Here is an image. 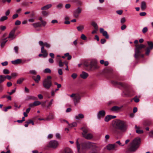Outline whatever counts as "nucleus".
Returning a JSON list of instances; mask_svg holds the SVG:
<instances>
[{"label":"nucleus","instance_id":"nucleus-34","mask_svg":"<svg viewBox=\"0 0 153 153\" xmlns=\"http://www.w3.org/2000/svg\"><path fill=\"white\" fill-rule=\"evenodd\" d=\"M42 15L45 16H47L49 15V12L46 11H43L42 12Z\"/></svg>","mask_w":153,"mask_h":153},{"label":"nucleus","instance_id":"nucleus-41","mask_svg":"<svg viewBox=\"0 0 153 153\" xmlns=\"http://www.w3.org/2000/svg\"><path fill=\"white\" fill-rule=\"evenodd\" d=\"M100 32L101 33H102L103 36H105V31H104L103 28H101L100 29Z\"/></svg>","mask_w":153,"mask_h":153},{"label":"nucleus","instance_id":"nucleus-37","mask_svg":"<svg viewBox=\"0 0 153 153\" xmlns=\"http://www.w3.org/2000/svg\"><path fill=\"white\" fill-rule=\"evenodd\" d=\"M29 99L32 100H37V98L33 96H30L28 98Z\"/></svg>","mask_w":153,"mask_h":153},{"label":"nucleus","instance_id":"nucleus-14","mask_svg":"<svg viewBox=\"0 0 153 153\" xmlns=\"http://www.w3.org/2000/svg\"><path fill=\"white\" fill-rule=\"evenodd\" d=\"M121 108V107L114 106L111 108L110 110L111 111L114 112H118L120 111Z\"/></svg>","mask_w":153,"mask_h":153},{"label":"nucleus","instance_id":"nucleus-15","mask_svg":"<svg viewBox=\"0 0 153 153\" xmlns=\"http://www.w3.org/2000/svg\"><path fill=\"white\" fill-rule=\"evenodd\" d=\"M117 145L116 144H109L107 146V149L109 150L114 149L115 148H117Z\"/></svg>","mask_w":153,"mask_h":153},{"label":"nucleus","instance_id":"nucleus-60","mask_svg":"<svg viewBox=\"0 0 153 153\" xmlns=\"http://www.w3.org/2000/svg\"><path fill=\"white\" fill-rule=\"evenodd\" d=\"M8 62L7 61H5L4 62H2L1 64L3 66H5L7 65Z\"/></svg>","mask_w":153,"mask_h":153},{"label":"nucleus","instance_id":"nucleus-61","mask_svg":"<svg viewBox=\"0 0 153 153\" xmlns=\"http://www.w3.org/2000/svg\"><path fill=\"white\" fill-rule=\"evenodd\" d=\"M41 22L42 23L41 25H42L43 26H45L47 24L46 22L43 20Z\"/></svg>","mask_w":153,"mask_h":153},{"label":"nucleus","instance_id":"nucleus-6","mask_svg":"<svg viewBox=\"0 0 153 153\" xmlns=\"http://www.w3.org/2000/svg\"><path fill=\"white\" fill-rule=\"evenodd\" d=\"M70 96L72 98L75 105H76L79 102L81 99L80 95L78 94H72L70 95Z\"/></svg>","mask_w":153,"mask_h":153},{"label":"nucleus","instance_id":"nucleus-7","mask_svg":"<svg viewBox=\"0 0 153 153\" xmlns=\"http://www.w3.org/2000/svg\"><path fill=\"white\" fill-rule=\"evenodd\" d=\"M100 68V66L98 64V61L96 59H93L90 62V68L93 70H97Z\"/></svg>","mask_w":153,"mask_h":153},{"label":"nucleus","instance_id":"nucleus-13","mask_svg":"<svg viewBox=\"0 0 153 153\" xmlns=\"http://www.w3.org/2000/svg\"><path fill=\"white\" fill-rule=\"evenodd\" d=\"M82 11L81 9L79 7H78L74 13V17L77 18L79 16V14L81 13Z\"/></svg>","mask_w":153,"mask_h":153},{"label":"nucleus","instance_id":"nucleus-54","mask_svg":"<svg viewBox=\"0 0 153 153\" xmlns=\"http://www.w3.org/2000/svg\"><path fill=\"white\" fill-rule=\"evenodd\" d=\"M84 65H85V66L86 67H89L90 68V62H85L84 63Z\"/></svg>","mask_w":153,"mask_h":153},{"label":"nucleus","instance_id":"nucleus-31","mask_svg":"<svg viewBox=\"0 0 153 153\" xmlns=\"http://www.w3.org/2000/svg\"><path fill=\"white\" fill-rule=\"evenodd\" d=\"M84 26L83 25H79L76 28L79 31H82L84 29Z\"/></svg>","mask_w":153,"mask_h":153},{"label":"nucleus","instance_id":"nucleus-3","mask_svg":"<svg viewBox=\"0 0 153 153\" xmlns=\"http://www.w3.org/2000/svg\"><path fill=\"white\" fill-rule=\"evenodd\" d=\"M141 139L137 137L135 138L131 143V146L129 151L131 152H134L136 151L139 147Z\"/></svg>","mask_w":153,"mask_h":153},{"label":"nucleus","instance_id":"nucleus-26","mask_svg":"<svg viewBox=\"0 0 153 153\" xmlns=\"http://www.w3.org/2000/svg\"><path fill=\"white\" fill-rule=\"evenodd\" d=\"M84 117V115L82 114H79L78 115L75 116V119L76 120H79V118L82 119Z\"/></svg>","mask_w":153,"mask_h":153},{"label":"nucleus","instance_id":"nucleus-29","mask_svg":"<svg viewBox=\"0 0 153 153\" xmlns=\"http://www.w3.org/2000/svg\"><path fill=\"white\" fill-rule=\"evenodd\" d=\"M54 118V116L53 114H50L49 116L46 118L47 120H50L53 119Z\"/></svg>","mask_w":153,"mask_h":153},{"label":"nucleus","instance_id":"nucleus-52","mask_svg":"<svg viewBox=\"0 0 153 153\" xmlns=\"http://www.w3.org/2000/svg\"><path fill=\"white\" fill-rule=\"evenodd\" d=\"M149 134L150 137L153 138V130L150 131L149 132Z\"/></svg>","mask_w":153,"mask_h":153},{"label":"nucleus","instance_id":"nucleus-58","mask_svg":"<svg viewBox=\"0 0 153 153\" xmlns=\"http://www.w3.org/2000/svg\"><path fill=\"white\" fill-rule=\"evenodd\" d=\"M21 22L20 21L17 20L15 22V25H19L21 24Z\"/></svg>","mask_w":153,"mask_h":153},{"label":"nucleus","instance_id":"nucleus-33","mask_svg":"<svg viewBox=\"0 0 153 153\" xmlns=\"http://www.w3.org/2000/svg\"><path fill=\"white\" fill-rule=\"evenodd\" d=\"M7 19L8 17L6 16H2L0 18V22H3Z\"/></svg>","mask_w":153,"mask_h":153},{"label":"nucleus","instance_id":"nucleus-10","mask_svg":"<svg viewBox=\"0 0 153 153\" xmlns=\"http://www.w3.org/2000/svg\"><path fill=\"white\" fill-rule=\"evenodd\" d=\"M58 145V142L56 140H52L50 142L49 144V146L53 148H56Z\"/></svg>","mask_w":153,"mask_h":153},{"label":"nucleus","instance_id":"nucleus-4","mask_svg":"<svg viewBox=\"0 0 153 153\" xmlns=\"http://www.w3.org/2000/svg\"><path fill=\"white\" fill-rule=\"evenodd\" d=\"M52 77L50 76H48L43 81L42 85L43 87L47 89H49L52 85L51 81Z\"/></svg>","mask_w":153,"mask_h":153},{"label":"nucleus","instance_id":"nucleus-64","mask_svg":"<svg viewBox=\"0 0 153 153\" xmlns=\"http://www.w3.org/2000/svg\"><path fill=\"white\" fill-rule=\"evenodd\" d=\"M58 73L60 75L62 74L63 72L61 69H59L58 70Z\"/></svg>","mask_w":153,"mask_h":153},{"label":"nucleus","instance_id":"nucleus-44","mask_svg":"<svg viewBox=\"0 0 153 153\" xmlns=\"http://www.w3.org/2000/svg\"><path fill=\"white\" fill-rule=\"evenodd\" d=\"M44 45L47 48H49L51 47V45L47 42L44 43Z\"/></svg>","mask_w":153,"mask_h":153},{"label":"nucleus","instance_id":"nucleus-39","mask_svg":"<svg viewBox=\"0 0 153 153\" xmlns=\"http://www.w3.org/2000/svg\"><path fill=\"white\" fill-rule=\"evenodd\" d=\"M3 73L4 74H8L10 73V72L8 70V69H4L3 70Z\"/></svg>","mask_w":153,"mask_h":153},{"label":"nucleus","instance_id":"nucleus-19","mask_svg":"<svg viewBox=\"0 0 153 153\" xmlns=\"http://www.w3.org/2000/svg\"><path fill=\"white\" fill-rule=\"evenodd\" d=\"M41 52L44 54V56L45 57H47L48 56V53L47 51L44 49V46H42L41 48Z\"/></svg>","mask_w":153,"mask_h":153},{"label":"nucleus","instance_id":"nucleus-40","mask_svg":"<svg viewBox=\"0 0 153 153\" xmlns=\"http://www.w3.org/2000/svg\"><path fill=\"white\" fill-rule=\"evenodd\" d=\"M65 62H62L61 60H59V66L60 67H62L63 65V64H65Z\"/></svg>","mask_w":153,"mask_h":153},{"label":"nucleus","instance_id":"nucleus-50","mask_svg":"<svg viewBox=\"0 0 153 153\" xmlns=\"http://www.w3.org/2000/svg\"><path fill=\"white\" fill-rule=\"evenodd\" d=\"M29 73L35 75L36 74V72L34 70H31L29 71Z\"/></svg>","mask_w":153,"mask_h":153},{"label":"nucleus","instance_id":"nucleus-22","mask_svg":"<svg viewBox=\"0 0 153 153\" xmlns=\"http://www.w3.org/2000/svg\"><path fill=\"white\" fill-rule=\"evenodd\" d=\"M22 62V60L21 59H18L12 61H11V63L14 65H16Z\"/></svg>","mask_w":153,"mask_h":153},{"label":"nucleus","instance_id":"nucleus-59","mask_svg":"<svg viewBox=\"0 0 153 153\" xmlns=\"http://www.w3.org/2000/svg\"><path fill=\"white\" fill-rule=\"evenodd\" d=\"M126 21L125 18L124 17L122 18L120 20V22L121 23H123Z\"/></svg>","mask_w":153,"mask_h":153},{"label":"nucleus","instance_id":"nucleus-1","mask_svg":"<svg viewBox=\"0 0 153 153\" xmlns=\"http://www.w3.org/2000/svg\"><path fill=\"white\" fill-rule=\"evenodd\" d=\"M78 139L76 142V145L78 153H83L85 151L90 148L95 149L96 147L95 143H92L89 141L81 143H79Z\"/></svg>","mask_w":153,"mask_h":153},{"label":"nucleus","instance_id":"nucleus-63","mask_svg":"<svg viewBox=\"0 0 153 153\" xmlns=\"http://www.w3.org/2000/svg\"><path fill=\"white\" fill-rule=\"evenodd\" d=\"M18 16V15L16 13L13 16L12 18L13 19H15Z\"/></svg>","mask_w":153,"mask_h":153},{"label":"nucleus","instance_id":"nucleus-24","mask_svg":"<svg viewBox=\"0 0 153 153\" xmlns=\"http://www.w3.org/2000/svg\"><path fill=\"white\" fill-rule=\"evenodd\" d=\"M141 8L143 10H144L146 8V4L145 1H143L141 2Z\"/></svg>","mask_w":153,"mask_h":153},{"label":"nucleus","instance_id":"nucleus-25","mask_svg":"<svg viewBox=\"0 0 153 153\" xmlns=\"http://www.w3.org/2000/svg\"><path fill=\"white\" fill-rule=\"evenodd\" d=\"M68 125V127L71 128L73 127H75L77 126V123L76 122H74L71 124H69L68 121H65Z\"/></svg>","mask_w":153,"mask_h":153},{"label":"nucleus","instance_id":"nucleus-20","mask_svg":"<svg viewBox=\"0 0 153 153\" xmlns=\"http://www.w3.org/2000/svg\"><path fill=\"white\" fill-rule=\"evenodd\" d=\"M141 52L135 51V54L134 56L136 59H139V57L141 55Z\"/></svg>","mask_w":153,"mask_h":153},{"label":"nucleus","instance_id":"nucleus-28","mask_svg":"<svg viewBox=\"0 0 153 153\" xmlns=\"http://www.w3.org/2000/svg\"><path fill=\"white\" fill-rule=\"evenodd\" d=\"M91 25H92V26L94 27V29L96 30H98V27L96 23L94 22H92Z\"/></svg>","mask_w":153,"mask_h":153},{"label":"nucleus","instance_id":"nucleus-46","mask_svg":"<svg viewBox=\"0 0 153 153\" xmlns=\"http://www.w3.org/2000/svg\"><path fill=\"white\" fill-rule=\"evenodd\" d=\"M118 144L120 146H123L124 145V144H122L120 142V141H118L116 142V143H115Z\"/></svg>","mask_w":153,"mask_h":153},{"label":"nucleus","instance_id":"nucleus-17","mask_svg":"<svg viewBox=\"0 0 153 153\" xmlns=\"http://www.w3.org/2000/svg\"><path fill=\"white\" fill-rule=\"evenodd\" d=\"M69 1L71 2H76L79 5H81L83 4L81 0H70Z\"/></svg>","mask_w":153,"mask_h":153},{"label":"nucleus","instance_id":"nucleus-49","mask_svg":"<svg viewBox=\"0 0 153 153\" xmlns=\"http://www.w3.org/2000/svg\"><path fill=\"white\" fill-rule=\"evenodd\" d=\"M77 75L76 73H73L71 75V76L74 79H75L77 77Z\"/></svg>","mask_w":153,"mask_h":153},{"label":"nucleus","instance_id":"nucleus-36","mask_svg":"<svg viewBox=\"0 0 153 153\" xmlns=\"http://www.w3.org/2000/svg\"><path fill=\"white\" fill-rule=\"evenodd\" d=\"M24 80V79L23 78H21L19 79L17 81V83L18 84H20Z\"/></svg>","mask_w":153,"mask_h":153},{"label":"nucleus","instance_id":"nucleus-47","mask_svg":"<svg viewBox=\"0 0 153 153\" xmlns=\"http://www.w3.org/2000/svg\"><path fill=\"white\" fill-rule=\"evenodd\" d=\"M81 38L82 40H86L87 39V37L84 34H82L81 36Z\"/></svg>","mask_w":153,"mask_h":153},{"label":"nucleus","instance_id":"nucleus-55","mask_svg":"<svg viewBox=\"0 0 153 153\" xmlns=\"http://www.w3.org/2000/svg\"><path fill=\"white\" fill-rule=\"evenodd\" d=\"M136 132L138 134H142L143 131L142 130L137 129L136 130Z\"/></svg>","mask_w":153,"mask_h":153},{"label":"nucleus","instance_id":"nucleus-43","mask_svg":"<svg viewBox=\"0 0 153 153\" xmlns=\"http://www.w3.org/2000/svg\"><path fill=\"white\" fill-rule=\"evenodd\" d=\"M26 123H27V124L31 123L33 125H34L33 122L32 120H30L26 121Z\"/></svg>","mask_w":153,"mask_h":153},{"label":"nucleus","instance_id":"nucleus-12","mask_svg":"<svg viewBox=\"0 0 153 153\" xmlns=\"http://www.w3.org/2000/svg\"><path fill=\"white\" fill-rule=\"evenodd\" d=\"M135 46V51L141 52L142 49L143 48H145V45L143 44H140V45H136Z\"/></svg>","mask_w":153,"mask_h":153},{"label":"nucleus","instance_id":"nucleus-18","mask_svg":"<svg viewBox=\"0 0 153 153\" xmlns=\"http://www.w3.org/2000/svg\"><path fill=\"white\" fill-rule=\"evenodd\" d=\"M116 117L115 116L110 115H107L106 116V121L108 122L111 119H114L116 118Z\"/></svg>","mask_w":153,"mask_h":153},{"label":"nucleus","instance_id":"nucleus-2","mask_svg":"<svg viewBox=\"0 0 153 153\" xmlns=\"http://www.w3.org/2000/svg\"><path fill=\"white\" fill-rule=\"evenodd\" d=\"M113 125L116 128L120 130L122 132L125 131L127 129L126 123L124 121L117 120L114 121Z\"/></svg>","mask_w":153,"mask_h":153},{"label":"nucleus","instance_id":"nucleus-62","mask_svg":"<svg viewBox=\"0 0 153 153\" xmlns=\"http://www.w3.org/2000/svg\"><path fill=\"white\" fill-rule=\"evenodd\" d=\"M126 27V25H123L121 26V28L122 30H123L125 29Z\"/></svg>","mask_w":153,"mask_h":153},{"label":"nucleus","instance_id":"nucleus-48","mask_svg":"<svg viewBox=\"0 0 153 153\" xmlns=\"http://www.w3.org/2000/svg\"><path fill=\"white\" fill-rule=\"evenodd\" d=\"M15 52L17 54L18 53L19 47L18 46H15L14 48Z\"/></svg>","mask_w":153,"mask_h":153},{"label":"nucleus","instance_id":"nucleus-32","mask_svg":"<svg viewBox=\"0 0 153 153\" xmlns=\"http://www.w3.org/2000/svg\"><path fill=\"white\" fill-rule=\"evenodd\" d=\"M40 76L39 75H37L36 76V78H34L33 79L36 82V83H38L39 81L40 80Z\"/></svg>","mask_w":153,"mask_h":153},{"label":"nucleus","instance_id":"nucleus-45","mask_svg":"<svg viewBox=\"0 0 153 153\" xmlns=\"http://www.w3.org/2000/svg\"><path fill=\"white\" fill-rule=\"evenodd\" d=\"M16 88H15L14 89H13L12 90L11 92H7V93L9 94L10 95H11L13 93H14L16 92Z\"/></svg>","mask_w":153,"mask_h":153},{"label":"nucleus","instance_id":"nucleus-23","mask_svg":"<svg viewBox=\"0 0 153 153\" xmlns=\"http://www.w3.org/2000/svg\"><path fill=\"white\" fill-rule=\"evenodd\" d=\"M52 4H51L46 5L41 8V9L42 10H45L48 9L52 7Z\"/></svg>","mask_w":153,"mask_h":153},{"label":"nucleus","instance_id":"nucleus-21","mask_svg":"<svg viewBox=\"0 0 153 153\" xmlns=\"http://www.w3.org/2000/svg\"><path fill=\"white\" fill-rule=\"evenodd\" d=\"M62 153H73L71 150L69 148L66 147L64 149Z\"/></svg>","mask_w":153,"mask_h":153},{"label":"nucleus","instance_id":"nucleus-27","mask_svg":"<svg viewBox=\"0 0 153 153\" xmlns=\"http://www.w3.org/2000/svg\"><path fill=\"white\" fill-rule=\"evenodd\" d=\"M116 84H119L124 88H127L128 87V86L127 85L123 83L120 82H116Z\"/></svg>","mask_w":153,"mask_h":153},{"label":"nucleus","instance_id":"nucleus-51","mask_svg":"<svg viewBox=\"0 0 153 153\" xmlns=\"http://www.w3.org/2000/svg\"><path fill=\"white\" fill-rule=\"evenodd\" d=\"M51 70L48 68H46L45 69L44 72L45 73H51Z\"/></svg>","mask_w":153,"mask_h":153},{"label":"nucleus","instance_id":"nucleus-9","mask_svg":"<svg viewBox=\"0 0 153 153\" xmlns=\"http://www.w3.org/2000/svg\"><path fill=\"white\" fill-rule=\"evenodd\" d=\"M147 43L149 45L146 49V54L148 55L150 52V51L153 48V43L151 41L147 42Z\"/></svg>","mask_w":153,"mask_h":153},{"label":"nucleus","instance_id":"nucleus-56","mask_svg":"<svg viewBox=\"0 0 153 153\" xmlns=\"http://www.w3.org/2000/svg\"><path fill=\"white\" fill-rule=\"evenodd\" d=\"M123 12V11L122 10H118L116 11V13L120 15H121L122 14Z\"/></svg>","mask_w":153,"mask_h":153},{"label":"nucleus","instance_id":"nucleus-42","mask_svg":"<svg viewBox=\"0 0 153 153\" xmlns=\"http://www.w3.org/2000/svg\"><path fill=\"white\" fill-rule=\"evenodd\" d=\"M33 103L35 106H38L41 104V102L39 101H35Z\"/></svg>","mask_w":153,"mask_h":153},{"label":"nucleus","instance_id":"nucleus-38","mask_svg":"<svg viewBox=\"0 0 153 153\" xmlns=\"http://www.w3.org/2000/svg\"><path fill=\"white\" fill-rule=\"evenodd\" d=\"M148 30V29L147 27H144L142 30V32L143 33H145Z\"/></svg>","mask_w":153,"mask_h":153},{"label":"nucleus","instance_id":"nucleus-5","mask_svg":"<svg viewBox=\"0 0 153 153\" xmlns=\"http://www.w3.org/2000/svg\"><path fill=\"white\" fill-rule=\"evenodd\" d=\"M81 129L83 131L82 134L84 137L87 140H90L93 138V135L91 134H87L89 130L88 127H84L81 128Z\"/></svg>","mask_w":153,"mask_h":153},{"label":"nucleus","instance_id":"nucleus-8","mask_svg":"<svg viewBox=\"0 0 153 153\" xmlns=\"http://www.w3.org/2000/svg\"><path fill=\"white\" fill-rule=\"evenodd\" d=\"M17 29L16 28H14L9 33L8 38L11 40H13L16 37V35H15L16 31Z\"/></svg>","mask_w":153,"mask_h":153},{"label":"nucleus","instance_id":"nucleus-57","mask_svg":"<svg viewBox=\"0 0 153 153\" xmlns=\"http://www.w3.org/2000/svg\"><path fill=\"white\" fill-rule=\"evenodd\" d=\"M7 40H6L5 41H3L2 42L1 44V47L2 48L4 47L5 44L7 42Z\"/></svg>","mask_w":153,"mask_h":153},{"label":"nucleus","instance_id":"nucleus-11","mask_svg":"<svg viewBox=\"0 0 153 153\" xmlns=\"http://www.w3.org/2000/svg\"><path fill=\"white\" fill-rule=\"evenodd\" d=\"M105 115V112L103 110L99 111L97 114V117L98 119L104 117Z\"/></svg>","mask_w":153,"mask_h":153},{"label":"nucleus","instance_id":"nucleus-30","mask_svg":"<svg viewBox=\"0 0 153 153\" xmlns=\"http://www.w3.org/2000/svg\"><path fill=\"white\" fill-rule=\"evenodd\" d=\"M33 25L36 28L40 27L41 26V24L39 22H37L33 24Z\"/></svg>","mask_w":153,"mask_h":153},{"label":"nucleus","instance_id":"nucleus-16","mask_svg":"<svg viewBox=\"0 0 153 153\" xmlns=\"http://www.w3.org/2000/svg\"><path fill=\"white\" fill-rule=\"evenodd\" d=\"M88 76V74L85 71L82 72L80 75V77L84 79H86Z\"/></svg>","mask_w":153,"mask_h":153},{"label":"nucleus","instance_id":"nucleus-53","mask_svg":"<svg viewBox=\"0 0 153 153\" xmlns=\"http://www.w3.org/2000/svg\"><path fill=\"white\" fill-rule=\"evenodd\" d=\"M6 29V27L4 26L1 25L0 26V30L2 31Z\"/></svg>","mask_w":153,"mask_h":153},{"label":"nucleus","instance_id":"nucleus-35","mask_svg":"<svg viewBox=\"0 0 153 153\" xmlns=\"http://www.w3.org/2000/svg\"><path fill=\"white\" fill-rule=\"evenodd\" d=\"M6 78L2 75H0V82L1 83L5 80Z\"/></svg>","mask_w":153,"mask_h":153}]
</instances>
